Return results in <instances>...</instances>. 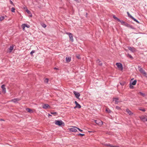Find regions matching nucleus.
<instances>
[{
    "label": "nucleus",
    "instance_id": "nucleus-57",
    "mask_svg": "<svg viewBox=\"0 0 147 147\" xmlns=\"http://www.w3.org/2000/svg\"><path fill=\"white\" fill-rule=\"evenodd\" d=\"M102 65V63L99 64V65Z\"/></svg>",
    "mask_w": 147,
    "mask_h": 147
},
{
    "label": "nucleus",
    "instance_id": "nucleus-60",
    "mask_svg": "<svg viewBox=\"0 0 147 147\" xmlns=\"http://www.w3.org/2000/svg\"><path fill=\"white\" fill-rule=\"evenodd\" d=\"M86 15H87V13H86Z\"/></svg>",
    "mask_w": 147,
    "mask_h": 147
},
{
    "label": "nucleus",
    "instance_id": "nucleus-37",
    "mask_svg": "<svg viewBox=\"0 0 147 147\" xmlns=\"http://www.w3.org/2000/svg\"><path fill=\"white\" fill-rule=\"evenodd\" d=\"M51 114L53 115H55L57 114V113L56 112H51Z\"/></svg>",
    "mask_w": 147,
    "mask_h": 147
},
{
    "label": "nucleus",
    "instance_id": "nucleus-21",
    "mask_svg": "<svg viewBox=\"0 0 147 147\" xmlns=\"http://www.w3.org/2000/svg\"><path fill=\"white\" fill-rule=\"evenodd\" d=\"M127 13L128 16L131 19L133 17L129 14L128 12H127Z\"/></svg>",
    "mask_w": 147,
    "mask_h": 147
},
{
    "label": "nucleus",
    "instance_id": "nucleus-38",
    "mask_svg": "<svg viewBox=\"0 0 147 147\" xmlns=\"http://www.w3.org/2000/svg\"><path fill=\"white\" fill-rule=\"evenodd\" d=\"M48 81H49L48 79L46 78L45 80V82L46 83H47L48 82Z\"/></svg>",
    "mask_w": 147,
    "mask_h": 147
},
{
    "label": "nucleus",
    "instance_id": "nucleus-36",
    "mask_svg": "<svg viewBox=\"0 0 147 147\" xmlns=\"http://www.w3.org/2000/svg\"><path fill=\"white\" fill-rule=\"evenodd\" d=\"M129 28H131V29H135V28H134L132 25H130Z\"/></svg>",
    "mask_w": 147,
    "mask_h": 147
},
{
    "label": "nucleus",
    "instance_id": "nucleus-46",
    "mask_svg": "<svg viewBox=\"0 0 147 147\" xmlns=\"http://www.w3.org/2000/svg\"><path fill=\"white\" fill-rule=\"evenodd\" d=\"M76 57L78 59H80V56H79V55H78V56H76Z\"/></svg>",
    "mask_w": 147,
    "mask_h": 147
},
{
    "label": "nucleus",
    "instance_id": "nucleus-49",
    "mask_svg": "<svg viewBox=\"0 0 147 147\" xmlns=\"http://www.w3.org/2000/svg\"><path fill=\"white\" fill-rule=\"evenodd\" d=\"M94 122L96 123H97V120H94Z\"/></svg>",
    "mask_w": 147,
    "mask_h": 147
},
{
    "label": "nucleus",
    "instance_id": "nucleus-25",
    "mask_svg": "<svg viewBox=\"0 0 147 147\" xmlns=\"http://www.w3.org/2000/svg\"><path fill=\"white\" fill-rule=\"evenodd\" d=\"M113 18L115 19V20H117V21H118L119 20V19L118 18H117V17H116L115 15H113Z\"/></svg>",
    "mask_w": 147,
    "mask_h": 147
},
{
    "label": "nucleus",
    "instance_id": "nucleus-22",
    "mask_svg": "<svg viewBox=\"0 0 147 147\" xmlns=\"http://www.w3.org/2000/svg\"><path fill=\"white\" fill-rule=\"evenodd\" d=\"M26 110L28 111V112L31 113V112L32 111V110L30 109V108H27L26 109Z\"/></svg>",
    "mask_w": 147,
    "mask_h": 147
},
{
    "label": "nucleus",
    "instance_id": "nucleus-1",
    "mask_svg": "<svg viewBox=\"0 0 147 147\" xmlns=\"http://www.w3.org/2000/svg\"><path fill=\"white\" fill-rule=\"evenodd\" d=\"M55 123L56 125L59 126L63 125L64 126L65 125L64 123L61 120H55Z\"/></svg>",
    "mask_w": 147,
    "mask_h": 147
},
{
    "label": "nucleus",
    "instance_id": "nucleus-40",
    "mask_svg": "<svg viewBox=\"0 0 147 147\" xmlns=\"http://www.w3.org/2000/svg\"><path fill=\"white\" fill-rule=\"evenodd\" d=\"M139 110L142 111H143V112H144L146 111V110L145 109H140Z\"/></svg>",
    "mask_w": 147,
    "mask_h": 147
},
{
    "label": "nucleus",
    "instance_id": "nucleus-28",
    "mask_svg": "<svg viewBox=\"0 0 147 147\" xmlns=\"http://www.w3.org/2000/svg\"><path fill=\"white\" fill-rule=\"evenodd\" d=\"M35 52V50H32L31 52L30 53V55H32V56L33 55V54Z\"/></svg>",
    "mask_w": 147,
    "mask_h": 147
},
{
    "label": "nucleus",
    "instance_id": "nucleus-55",
    "mask_svg": "<svg viewBox=\"0 0 147 147\" xmlns=\"http://www.w3.org/2000/svg\"><path fill=\"white\" fill-rule=\"evenodd\" d=\"M108 113H110V110H109V111H108Z\"/></svg>",
    "mask_w": 147,
    "mask_h": 147
},
{
    "label": "nucleus",
    "instance_id": "nucleus-30",
    "mask_svg": "<svg viewBox=\"0 0 147 147\" xmlns=\"http://www.w3.org/2000/svg\"><path fill=\"white\" fill-rule=\"evenodd\" d=\"M116 108L118 110H121V108L119 107L118 106H116Z\"/></svg>",
    "mask_w": 147,
    "mask_h": 147
},
{
    "label": "nucleus",
    "instance_id": "nucleus-45",
    "mask_svg": "<svg viewBox=\"0 0 147 147\" xmlns=\"http://www.w3.org/2000/svg\"><path fill=\"white\" fill-rule=\"evenodd\" d=\"M25 26H26V27L27 28H29V27H30V26L27 25V24H26V25Z\"/></svg>",
    "mask_w": 147,
    "mask_h": 147
},
{
    "label": "nucleus",
    "instance_id": "nucleus-44",
    "mask_svg": "<svg viewBox=\"0 0 147 147\" xmlns=\"http://www.w3.org/2000/svg\"><path fill=\"white\" fill-rule=\"evenodd\" d=\"M77 129L79 131H80L82 132L83 131V130H82L81 129H80V128H78L77 127Z\"/></svg>",
    "mask_w": 147,
    "mask_h": 147
},
{
    "label": "nucleus",
    "instance_id": "nucleus-43",
    "mask_svg": "<svg viewBox=\"0 0 147 147\" xmlns=\"http://www.w3.org/2000/svg\"><path fill=\"white\" fill-rule=\"evenodd\" d=\"M42 26L44 27V28H45L47 26L46 24H43L42 25Z\"/></svg>",
    "mask_w": 147,
    "mask_h": 147
},
{
    "label": "nucleus",
    "instance_id": "nucleus-52",
    "mask_svg": "<svg viewBox=\"0 0 147 147\" xmlns=\"http://www.w3.org/2000/svg\"><path fill=\"white\" fill-rule=\"evenodd\" d=\"M120 84L122 85H124V84H122V83H120Z\"/></svg>",
    "mask_w": 147,
    "mask_h": 147
},
{
    "label": "nucleus",
    "instance_id": "nucleus-18",
    "mask_svg": "<svg viewBox=\"0 0 147 147\" xmlns=\"http://www.w3.org/2000/svg\"><path fill=\"white\" fill-rule=\"evenodd\" d=\"M137 81L136 80H134L131 83V84L133 85H135L136 84Z\"/></svg>",
    "mask_w": 147,
    "mask_h": 147
},
{
    "label": "nucleus",
    "instance_id": "nucleus-15",
    "mask_svg": "<svg viewBox=\"0 0 147 147\" xmlns=\"http://www.w3.org/2000/svg\"><path fill=\"white\" fill-rule=\"evenodd\" d=\"M71 60V57H66V61L67 63L69 62Z\"/></svg>",
    "mask_w": 147,
    "mask_h": 147
},
{
    "label": "nucleus",
    "instance_id": "nucleus-11",
    "mask_svg": "<svg viewBox=\"0 0 147 147\" xmlns=\"http://www.w3.org/2000/svg\"><path fill=\"white\" fill-rule=\"evenodd\" d=\"M14 47V45H12V46H11L8 49V52L9 53H11L13 50V47Z\"/></svg>",
    "mask_w": 147,
    "mask_h": 147
},
{
    "label": "nucleus",
    "instance_id": "nucleus-5",
    "mask_svg": "<svg viewBox=\"0 0 147 147\" xmlns=\"http://www.w3.org/2000/svg\"><path fill=\"white\" fill-rule=\"evenodd\" d=\"M77 127H73L72 128L69 129V130L71 131L76 132L77 131Z\"/></svg>",
    "mask_w": 147,
    "mask_h": 147
},
{
    "label": "nucleus",
    "instance_id": "nucleus-39",
    "mask_svg": "<svg viewBox=\"0 0 147 147\" xmlns=\"http://www.w3.org/2000/svg\"><path fill=\"white\" fill-rule=\"evenodd\" d=\"M130 88L131 89H133L134 88V86L131 85V83L130 82Z\"/></svg>",
    "mask_w": 147,
    "mask_h": 147
},
{
    "label": "nucleus",
    "instance_id": "nucleus-42",
    "mask_svg": "<svg viewBox=\"0 0 147 147\" xmlns=\"http://www.w3.org/2000/svg\"><path fill=\"white\" fill-rule=\"evenodd\" d=\"M105 145L106 146H109L111 147H112V146H113V145H111L110 144H106Z\"/></svg>",
    "mask_w": 147,
    "mask_h": 147
},
{
    "label": "nucleus",
    "instance_id": "nucleus-20",
    "mask_svg": "<svg viewBox=\"0 0 147 147\" xmlns=\"http://www.w3.org/2000/svg\"><path fill=\"white\" fill-rule=\"evenodd\" d=\"M139 93L143 97H145L146 96V94H145L141 92H139Z\"/></svg>",
    "mask_w": 147,
    "mask_h": 147
},
{
    "label": "nucleus",
    "instance_id": "nucleus-13",
    "mask_svg": "<svg viewBox=\"0 0 147 147\" xmlns=\"http://www.w3.org/2000/svg\"><path fill=\"white\" fill-rule=\"evenodd\" d=\"M74 103L76 105V107H77L78 108L80 109L81 108V105L79 104H78L76 101H75Z\"/></svg>",
    "mask_w": 147,
    "mask_h": 147
},
{
    "label": "nucleus",
    "instance_id": "nucleus-16",
    "mask_svg": "<svg viewBox=\"0 0 147 147\" xmlns=\"http://www.w3.org/2000/svg\"><path fill=\"white\" fill-rule=\"evenodd\" d=\"M118 22H120L121 23V24L124 25L126 22L122 20H121L120 19L118 21Z\"/></svg>",
    "mask_w": 147,
    "mask_h": 147
},
{
    "label": "nucleus",
    "instance_id": "nucleus-14",
    "mask_svg": "<svg viewBox=\"0 0 147 147\" xmlns=\"http://www.w3.org/2000/svg\"><path fill=\"white\" fill-rule=\"evenodd\" d=\"M138 69L140 72L141 73L144 71V70L140 66H138Z\"/></svg>",
    "mask_w": 147,
    "mask_h": 147
},
{
    "label": "nucleus",
    "instance_id": "nucleus-2",
    "mask_svg": "<svg viewBox=\"0 0 147 147\" xmlns=\"http://www.w3.org/2000/svg\"><path fill=\"white\" fill-rule=\"evenodd\" d=\"M66 34L68 35L71 41L73 42L74 41V39L72 34L69 32H67Z\"/></svg>",
    "mask_w": 147,
    "mask_h": 147
},
{
    "label": "nucleus",
    "instance_id": "nucleus-23",
    "mask_svg": "<svg viewBox=\"0 0 147 147\" xmlns=\"http://www.w3.org/2000/svg\"><path fill=\"white\" fill-rule=\"evenodd\" d=\"M130 25L128 24L126 22V23H125L124 26H125L128 27V28H129L130 26Z\"/></svg>",
    "mask_w": 147,
    "mask_h": 147
},
{
    "label": "nucleus",
    "instance_id": "nucleus-10",
    "mask_svg": "<svg viewBox=\"0 0 147 147\" xmlns=\"http://www.w3.org/2000/svg\"><path fill=\"white\" fill-rule=\"evenodd\" d=\"M119 98H113V101H115V104H117L119 102L118 100Z\"/></svg>",
    "mask_w": 147,
    "mask_h": 147
},
{
    "label": "nucleus",
    "instance_id": "nucleus-48",
    "mask_svg": "<svg viewBox=\"0 0 147 147\" xmlns=\"http://www.w3.org/2000/svg\"><path fill=\"white\" fill-rule=\"evenodd\" d=\"M145 71L144 70V71H143V72H142L141 73H142V74H144V73H145Z\"/></svg>",
    "mask_w": 147,
    "mask_h": 147
},
{
    "label": "nucleus",
    "instance_id": "nucleus-35",
    "mask_svg": "<svg viewBox=\"0 0 147 147\" xmlns=\"http://www.w3.org/2000/svg\"><path fill=\"white\" fill-rule=\"evenodd\" d=\"M127 55L129 57V58H130L131 59H133L132 57L130 54H128Z\"/></svg>",
    "mask_w": 147,
    "mask_h": 147
},
{
    "label": "nucleus",
    "instance_id": "nucleus-26",
    "mask_svg": "<svg viewBox=\"0 0 147 147\" xmlns=\"http://www.w3.org/2000/svg\"><path fill=\"white\" fill-rule=\"evenodd\" d=\"M140 118L141 120L144 122H145V121H146V119L144 117H143L142 118Z\"/></svg>",
    "mask_w": 147,
    "mask_h": 147
},
{
    "label": "nucleus",
    "instance_id": "nucleus-47",
    "mask_svg": "<svg viewBox=\"0 0 147 147\" xmlns=\"http://www.w3.org/2000/svg\"><path fill=\"white\" fill-rule=\"evenodd\" d=\"M54 69H56V70H58V69H59L58 68H57L56 67H54Z\"/></svg>",
    "mask_w": 147,
    "mask_h": 147
},
{
    "label": "nucleus",
    "instance_id": "nucleus-17",
    "mask_svg": "<svg viewBox=\"0 0 147 147\" xmlns=\"http://www.w3.org/2000/svg\"><path fill=\"white\" fill-rule=\"evenodd\" d=\"M131 19L132 20H133L134 21L140 24V22L137 20L134 17H133Z\"/></svg>",
    "mask_w": 147,
    "mask_h": 147
},
{
    "label": "nucleus",
    "instance_id": "nucleus-8",
    "mask_svg": "<svg viewBox=\"0 0 147 147\" xmlns=\"http://www.w3.org/2000/svg\"><path fill=\"white\" fill-rule=\"evenodd\" d=\"M5 85L3 84L1 86V88L2 89V92L4 93L6 92V88L5 87Z\"/></svg>",
    "mask_w": 147,
    "mask_h": 147
},
{
    "label": "nucleus",
    "instance_id": "nucleus-9",
    "mask_svg": "<svg viewBox=\"0 0 147 147\" xmlns=\"http://www.w3.org/2000/svg\"><path fill=\"white\" fill-rule=\"evenodd\" d=\"M126 111L130 115H132L133 114V113L128 109H126Z\"/></svg>",
    "mask_w": 147,
    "mask_h": 147
},
{
    "label": "nucleus",
    "instance_id": "nucleus-34",
    "mask_svg": "<svg viewBox=\"0 0 147 147\" xmlns=\"http://www.w3.org/2000/svg\"><path fill=\"white\" fill-rule=\"evenodd\" d=\"M78 136H84V134H82L80 133V134H78Z\"/></svg>",
    "mask_w": 147,
    "mask_h": 147
},
{
    "label": "nucleus",
    "instance_id": "nucleus-4",
    "mask_svg": "<svg viewBox=\"0 0 147 147\" xmlns=\"http://www.w3.org/2000/svg\"><path fill=\"white\" fill-rule=\"evenodd\" d=\"M73 93L75 95V97L78 98H79V97L80 95V93L75 91H74L73 92Z\"/></svg>",
    "mask_w": 147,
    "mask_h": 147
},
{
    "label": "nucleus",
    "instance_id": "nucleus-58",
    "mask_svg": "<svg viewBox=\"0 0 147 147\" xmlns=\"http://www.w3.org/2000/svg\"><path fill=\"white\" fill-rule=\"evenodd\" d=\"M92 131H88V132H91Z\"/></svg>",
    "mask_w": 147,
    "mask_h": 147
},
{
    "label": "nucleus",
    "instance_id": "nucleus-51",
    "mask_svg": "<svg viewBox=\"0 0 147 147\" xmlns=\"http://www.w3.org/2000/svg\"><path fill=\"white\" fill-rule=\"evenodd\" d=\"M10 2H11V4H13V2L11 1H10Z\"/></svg>",
    "mask_w": 147,
    "mask_h": 147
},
{
    "label": "nucleus",
    "instance_id": "nucleus-7",
    "mask_svg": "<svg viewBox=\"0 0 147 147\" xmlns=\"http://www.w3.org/2000/svg\"><path fill=\"white\" fill-rule=\"evenodd\" d=\"M128 49L131 51L132 52L134 53L136 51L135 49L133 47H127Z\"/></svg>",
    "mask_w": 147,
    "mask_h": 147
},
{
    "label": "nucleus",
    "instance_id": "nucleus-6",
    "mask_svg": "<svg viewBox=\"0 0 147 147\" xmlns=\"http://www.w3.org/2000/svg\"><path fill=\"white\" fill-rule=\"evenodd\" d=\"M42 108L44 109H47V108H50V106L48 104H44L42 105Z\"/></svg>",
    "mask_w": 147,
    "mask_h": 147
},
{
    "label": "nucleus",
    "instance_id": "nucleus-59",
    "mask_svg": "<svg viewBox=\"0 0 147 147\" xmlns=\"http://www.w3.org/2000/svg\"><path fill=\"white\" fill-rule=\"evenodd\" d=\"M146 121H147V119H146Z\"/></svg>",
    "mask_w": 147,
    "mask_h": 147
},
{
    "label": "nucleus",
    "instance_id": "nucleus-32",
    "mask_svg": "<svg viewBox=\"0 0 147 147\" xmlns=\"http://www.w3.org/2000/svg\"><path fill=\"white\" fill-rule=\"evenodd\" d=\"M26 11L29 14H31L30 12L28 10V9H27V10H26Z\"/></svg>",
    "mask_w": 147,
    "mask_h": 147
},
{
    "label": "nucleus",
    "instance_id": "nucleus-53",
    "mask_svg": "<svg viewBox=\"0 0 147 147\" xmlns=\"http://www.w3.org/2000/svg\"><path fill=\"white\" fill-rule=\"evenodd\" d=\"M77 108V107H76V106L75 107H74V109H76V108Z\"/></svg>",
    "mask_w": 147,
    "mask_h": 147
},
{
    "label": "nucleus",
    "instance_id": "nucleus-24",
    "mask_svg": "<svg viewBox=\"0 0 147 147\" xmlns=\"http://www.w3.org/2000/svg\"><path fill=\"white\" fill-rule=\"evenodd\" d=\"M130 25L128 24L126 22V23H125L124 26H125L128 27V28H129L130 26Z\"/></svg>",
    "mask_w": 147,
    "mask_h": 147
},
{
    "label": "nucleus",
    "instance_id": "nucleus-12",
    "mask_svg": "<svg viewBox=\"0 0 147 147\" xmlns=\"http://www.w3.org/2000/svg\"><path fill=\"white\" fill-rule=\"evenodd\" d=\"M96 124L99 125L101 126L103 124V122L102 121L100 120H98L97 121Z\"/></svg>",
    "mask_w": 147,
    "mask_h": 147
},
{
    "label": "nucleus",
    "instance_id": "nucleus-50",
    "mask_svg": "<svg viewBox=\"0 0 147 147\" xmlns=\"http://www.w3.org/2000/svg\"><path fill=\"white\" fill-rule=\"evenodd\" d=\"M112 147H119V146H113Z\"/></svg>",
    "mask_w": 147,
    "mask_h": 147
},
{
    "label": "nucleus",
    "instance_id": "nucleus-29",
    "mask_svg": "<svg viewBox=\"0 0 147 147\" xmlns=\"http://www.w3.org/2000/svg\"><path fill=\"white\" fill-rule=\"evenodd\" d=\"M5 18L4 16H1V17H0V21H2L3 20H4Z\"/></svg>",
    "mask_w": 147,
    "mask_h": 147
},
{
    "label": "nucleus",
    "instance_id": "nucleus-41",
    "mask_svg": "<svg viewBox=\"0 0 147 147\" xmlns=\"http://www.w3.org/2000/svg\"><path fill=\"white\" fill-rule=\"evenodd\" d=\"M16 99V100L18 102V101H19L21 99L20 98H15Z\"/></svg>",
    "mask_w": 147,
    "mask_h": 147
},
{
    "label": "nucleus",
    "instance_id": "nucleus-3",
    "mask_svg": "<svg viewBox=\"0 0 147 147\" xmlns=\"http://www.w3.org/2000/svg\"><path fill=\"white\" fill-rule=\"evenodd\" d=\"M116 65L119 69L121 70H123V66L122 64L121 63H116Z\"/></svg>",
    "mask_w": 147,
    "mask_h": 147
},
{
    "label": "nucleus",
    "instance_id": "nucleus-19",
    "mask_svg": "<svg viewBox=\"0 0 147 147\" xmlns=\"http://www.w3.org/2000/svg\"><path fill=\"white\" fill-rule=\"evenodd\" d=\"M26 24H22V27L23 30L24 29V28L26 27Z\"/></svg>",
    "mask_w": 147,
    "mask_h": 147
},
{
    "label": "nucleus",
    "instance_id": "nucleus-56",
    "mask_svg": "<svg viewBox=\"0 0 147 147\" xmlns=\"http://www.w3.org/2000/svg\"><path fill=\"white\" fill-rule=\"evenodd\" d=\"M49 116H52V115H50V114H49Z\"/></svg>",
    "mask_w": 147,
    "mask_h": 147
},
{
    "label": "nucleus",
    "instance_id": "nucleus-27",
    "mask_svg": "<svg viewBox=\"0 0 147 147\" xmlns=\"http://www.w3.org/2000/svg\"><path fill=\"white\" fill-rule=\"evenodd\" d=\"M11 101L13 102L14 103L17 102L16 100V98H14L11 100Z\"/></svg>",
    "mask_w": 147,
    "mask_h": 147
},
{
    "label": "nucleus",
    "instance_id": "nucleus-31",
    "mask_svg": "<svg viewBox=\"0 0 147 147\" xmlns=\"http://www.w3.org/2000/svg\"><path fill=\"white\" fill-rule=\"evenodd\" d=\"M15 8L14 7H12L11 9V11L12 12H15Z\"/></svg>",
    "mask_w": 147,
    "mask_h": 147
},
{
    "label": "nucleus",
    "instance_id": "nucleus-33",
    "mask_svg": "<svg viewBox=\"0 0 147 147\" xmlns=\"http://www.w3.org/2000/svg\"><path fill=\"white\" fill-rule=\"evenodd\" d=\"M143 75H144V76L146 78H147V74L146 72L144 73Z\"/></svg>",
    "mask_w": 147,
    "mask_h": 147
},
{
    "label": "nucleus",
    "instance_id": "nucleus-54",
    "mask_svg": "<svg viewBox=\"0 0 147 147\" xmlns=\"http://www.w3.org/2000/svg\"><path fill=\"white\" fill-rule=\"evenodd\" d=\"M106 111L107 112H108V110L107 109H106Z\"/></svg>",
    "mask_w": 147,
    "mask_h": 147
}]
</instances>
